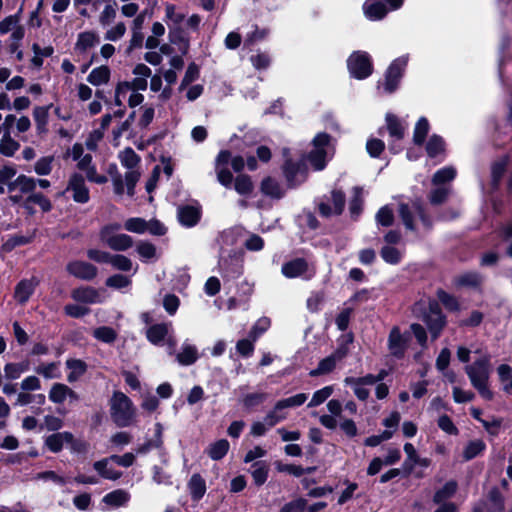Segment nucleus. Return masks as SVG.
<instances>
[{
  "instance_id": "7ed1b4c3",
  "label": "nucleus",
  "mask_w": 512,
  "mask_h": 512,
  "mask_svg": "<svg viewBox=\"0 0 512 512\" xmlns=\"http://www.w3.org/2000/svg\"><path fill=\"white\" fill-rule=\"evenodd\" d=\"M110 415L118 427H128L135 422L136 408L124 393L114 392L110 399Z\"/></svg>"
},
{
  "instance_id": "f3484780",
  "label": "nucleus",
  "mask_w": 512,
  "mask_h": 512,
  "mask_svg": "<svg viewBox=\"0 0 512 512\" xmlns=\"http://www.w3.org/2000/svg\"><path fill=\"white\" fill-rule=\"evenodd\" d=\"M67 271L82 280H92L97 275V268L88 262L73 261L67 265Z\"/></svg>"
},
{
  "instance_id": "2eb2a0df",
  "label": "nucleus",
  "mask_w": 512,
  "mask_h": 512,
  "mask_svg": "<svg viewBox=\"0 0 512 512\" xmlns=\"http://www.w3.org/2000/svg\"><path fill=\"white\" fill-rule=\"evenodd\" d=\"M220 273L224 278L235 279L243 273V260L237 255H230L219 261Z\"/></svg>"
},
{
  "instance_id": "f704fd0d",
  "label": "nucleus",
  "mask_w": 512,
  "mask_h": 512,
  "mask_svg": "<svg viewBox=\"0 0 512 512\" xmlns=\"http://www.w3.org/2000/svg\"><path fill=\"white\" fill-rule=\"evenodd\" d=\"M261 191L270 197L281 198L284 195V190L281 188L279 183L268 177L265 178L261 183Z\"/></svg>"
},
{
  "instance_id": "9b49d317",
  "label": "nucleus",
  "mask_w": 512,
  "mask_h": 512,
  "mask_svg": "<svg viewBox=\"0 0 512 512\" xmlns=\"http://www.w3.org/2000/svg\"><path fill=\"white\" fill-rule=\"evenodd\" d=\"M281 272L286 278L302 277L306 280L311 279L315 275V271L301 258L284 263Z\"/></svg>"
},
{
  "instance_id": "a19ab883",
  "label": "nucleus",
  "mask_w": 512,
  "mask_h": 512,
  "mask_svg": "<svg viewBox=\"0 0 512 512\" xmlns=\"http://www.w3.org/2000/svg\"><path fill=\"white\" fill-rule=\"evenodd\" d=\"M35 371L45 379H56L60 377L58 362L40 364L35 368Z\"/></svg>"
},
{
  "instance_id": "8fccbe9b",
  "label": "nucleus",
  "mask_w": 512,
  "mask_h": 512,
  "mask_svg": "<svg viewBox=\"0 0 512 512\" xmlns=\"http://www.w3.org/2000/svg\"><path fill=\"white\" fill-rule=\"evenodd\" d=\"M234 189L240 195L247 196L253 191V183L249 176L239 175L234 182Z\"/></svg>"
},
{
  "instance_id": "f8f14e48",
  "label": "nucleus",
  "mask_w": 512,
  "mask_h": 512,
  "mask_svg": "<svg viewBox=\"0 0 512 512\" xmlns=\"http://www.w3.org/2000/svg\"><path fill=\"white\" fill-rule=\"evenodd\" d=\"M411 338L410 332L401 333L398 327H393L388 337V349L392 356L402 358Z\"/></svg>"
},
{
  "instance_id": "c85d7f7f",
  "label": "nucleus",
  "mask_w": 512,
  "mask_h": 512,
  "mask_svg": "<svg viewBox=\"0 0 512 512\" xmlns=\"http://www.w3.org/2000/svg\"><path fill=\"white\" fill-rule=\"evenodd\" d=\"M111 71L108 66L102 65L94 68L87 77V81L93 86H100L108 83Z\"/></svg>"
},
{
  "instance_id": "a878e982",
  "label": "nucleus",
  "mask_w": 512,
  "mask_h": 512,
  "mask_svg": "<svg viewBox=\"0 0 512 512\" xmlns=\"http://www.w3.org/2000/svg\"><path fill=\"white\" fill-rule=\"evenodd\" d=\"M457 175V171L452 166H446L437 170L432 177V184L434 186H448Z\"/></svg>"
},
{
  "instance_id": "0eeeda50",
  "label": "nucleus",
  "mask_w": 512,
  "mask_h": 512,
  "mask_svg": "<svg viewBox=\"0 0 512 512\" xmlns=\"http://www.w3.org/2000/svg\"><path fill=\"white\" fill-rule=\"evenodd\" d=\"M408 57L401 56L395 59L390 66L388 67L385 80L382 84L383 91L387 94L393 93L399 85L400 79L403 75V72L407 66Z\"/></svg>"
},
{
  "instance_id": "37998d69",
  "label": "nucleus",
  "mask_w": 512,
  "mask_h": 512,
  "mask_svg": "<svg viewBox=\"0 0 512 512\" xmlns=\"http://www.w3.org/2000/svg\"><path fill=\"white\" fill-rule=\"evenodd\" d=\"M93 336L98 341L111 344L116 340L117 332L111 327L101 326L93 330Z\"/></svg>"
},
{
  "instance_id": "4d7b16f0",
  "label": "nucleus",
  "mask_w": 512,
  "mask_h": 512,
  "mask_svg": "<svg viewBox=\"0 0 512 512\" xmlns=\"http://www.w3.org/2000/svg\"><path fill=\"white\" fill-rule=\"evenodd\" d=\"M488 510L490 512H503L504 502L501 493L497 489H492L488 495Z\"/></svg>"
},
{
  "instance_id": "bb28decb",
  "label": "nucleus",
  "mask_w": 512,
  "mask_h": 512,
  "mask_svg": "<svg viewBox=\"0 0 512 512\" xmlns=\"http://www.w3.org/2000/svg\"><path fill=\"white\" fill-rule=\"evenodd\" d=\"M162 432L163 427L160 423L155 424V435L153 439L147 440L145 443L141 444L137 449V454H147L150 450L154 448H160L163 444L162 440Z\"/></svg>"
},
{
  "instance_id": "2f4dec72",
  "label": "nucleus",
  "mask_w": 512,
  "mask_h": 512,
  "mask_svg": "<svg viewBox=\"0 0 512 512\" xmlns=\"http://www.w3.org/2000/svg\"><path fill=\"white\" fill-rule=\"evenodd\" d=\"M97 43H99L98 35L93 31H85L78 35L75 46L79 51H86Z\"/></svg>"
},
{
  "instance_id": "393cba45",
  "label": "nucleus",
  "mask_w": 512,
  "mask_h": 512,
  "mask_svg": "<svg viewBox=\"0 0 512 512\" xmlns=\"http://www.w3.org/2000/svg\"><path fill=\"white\" fill-rule=\"evenodd\" d=\"M73 435L70 432L54 433L46 438L45 444L50 451L59 452L64 443L72 442Z\"/></svg>"
},
{
  "instance_id": "4468645a",
  "label": "nucleus",
  "mask_w": 512,
  "mask_h": 512,
  "mask_svg": "<svg viewBox=\"0 0 512 512\" xmlns=\"http://www.w3.org/2000/svg\"><path fill=\"white\" fill-rule=\"evenodd\" d=\"M66 191L72 193V198L77 203L84 204L90 199L89 189L85 184V180L78 173H74L70 177Z\"/></svg>"
},
{
  "instance_id": "4be33fe9",
  "label": "nucleus",
  "mask_w": 512,
  "mask_h": 512,
  "mask_svg": "<svg viewBox=\"0 0 512 512\" xmlns=\"http://www.w3.org/2000/svg\"><path fill=\"white\" fill-rule=\"evenodd\" d=\"M66 368L69 370L67 381L74 383L78 381L87 371V364L80 359L70 358L65 362Z\"/></svg>"
},
{
  "instance_id": "09e8293b",
  "label": "nucleus",
  "mask_w": 512,
  "mask_h": 512,
  "mask_svg": "<svg viewBox=\"0 0 512 512\" xmlns=\"http://www.w3.org/2000/svg\"><path fill=\"white\" fill-rule=\"evenodd\" d=\"M485 443L482 440L476 439L473 441H470L464 451H463V457L465 460H471L478 456L480 453H482L485 450Z\"/></svg>"
},
{
  "instance_id": "7c9ffc66",
  "label": "nucleus",
  "mask_w": 512,
  "mask_h": 512,
  "mask_svg": "<svg viewBox=\"0 0 512 512\" xmlns=\"http://www.w3.org/2000/svg\"><path fill=\"white\" fill-rule=\"evenodd\" d=\"M268 471V465L263 461L255 462L252 464L250 472L255 485L261 486L267 481Z\"/></svg>"
},
{
  "instance_id": "052dcab7",
  "label": "nucleus",
  "mask_w": 512,
  "mask_h": 512,
  "mask_svg": "<svg viewBox=\"0 0 512 512\" xmlns=\"http://www.w3.org/2000/svg\"><path fill=\"white\" fill-rule=\"evenodd\" d=\"M362 188L360 187H354L353 188V199L350 202L349 210L352 215V217H357L361 213L362 210Z\"/></svg>"
},
{
  "instance_id": "a211bd4d",
  "label": "nucleus",
  "mask_w": 512,
  "mask_h": 512,
  "mask_svg": "<svg viewBox=\"0 0 512 512\" xmlns=\"http://www.w3.org/2000/svg\"><path fill=\"white\" fill-rule=\"evenodd\" d=\"M385 120L390 137L394 140L402 139L407 129V123L391 113L386 114Z\"/></svg>"
},
{
  "instance_id": "9d476101",
  "label": "nucleus",
  "mask_w": 512,
  "mask_h": 512,
  "mask_svg": "<svg viewBox=\"0 0 512 512\" xmlns=\"http://www.w3.org/2000/svg\"><path fill=\"white\" fill-rule=\"evenodd\" d=\"M170 329L171 324L168 323L152 325L146 332L147 339L154 345H162L163 341L167 338L169 353L172 354L176 341L169 335Z\"/></svg>"
},
{
  "instance_id": "58836bf2",
  "label": "nucleus",
  "mask_w": 512,
  "mask_h": 512,
  "mask_svg": "<svg viewBox=\"0 0 512 512\" xmlns=\"http://www.w3.org/2000/svg\"><path fill=\"white\" fill-rule=\"evenodd\" d=\"M136 251L142 261H149L157 257L155 245L148 241H139L136 245Z\"/></svg>"
},
{
  "instance_id": "79ce46f5",
  "label": "nucleus",
  "mask_w": 512,
  "mask_h": 512,
  "mask_svg": "<svg viewBox=\"0 0 512 512\" xmlns=\"http://www.w3.org/2000/svg\"><path fill=\"white\" fill-rule=\"evenodd\" d=\"M337 363H338V360H336L333 357V355L331 354V355L327 356L326 358L322 359L319 362L318 367L316 369L310 371V376L315 377V376H319V375L328 374L334 370Z\"/></svg>"
},
{
  "instance_id": "ddd939ff",
  "label": "nucleus",
  "mask_w": 512,
  "mask_h": 512,
  "mask_svg": "<svg viewBox=\"0 0 512 512\" xmlns=\"http://www.w3.org/2000/svg\"><path fill=\"white\" fill-rule=\"evenodd\" d=\"M36 188V179L26 175H19L14 179L9 188L10 199L18 203L22 199V194H32Z\"/></svg>"
},
{
  "instance_id": "13d9d810",
  "label": "nucleus",
  "mask_w": 512,
  "mask_h": 512,
  "mask_svg": "<svg viewBox=\"0 0 512 512\" xmlns=\"http://www.w3.org/2000/svg\"><path fill=\"white\" fill-rule=\"evenodd\" d=\"M126 33V25L124 22H118L111 28H109L105 35L104 39L107 41L116 42L120 40Z\"/></svg>"
},
{
  "instance_id": "39448f33",
  "label": "nucleus",
  "mask_w": 512,
  "mask_h": 512,
  "mask_svg": "<svg viewBox=\"0 0 512 512\" xmlns=\"http://www.w3.org/2000/svg\"><path fill=\"white\" fill-rule=\"evenodd\" d=\"M121 228L119 223H110L103 226L99 233L102 243L117 252L126 251L134 244L133 238L130 235L118 233Z\"/></svg>"
},
{
  "instance_id": "423d86ee",
  "label": "nucleus",
  "mask_w": 512,
  "mask_h": 512,
  "mask_svg": "<svg viewBox=\"0 0 512 512\" xmlns=\"http://www.w3.org/2000/svg\"><path fill=\"white\" fill-rule=\"evenodd\" d=\"M350 74L356 79H365L372 73V62L366 52L356 51L347 60Z\"/></svg>"
},
{
  "instance_id": "72a5a7b5",
  "label": "nucleus",
  "mask_w": 512,
  "mask_h": 512,
  "mask_svg": "<svg viewBox=\"0 0 512 512\" xmlns=\"http://www.w3.org/2000/svg\"><path fill=\"white\" fill-rule=\"evenodd\" d=\"M229 447L230 444L226 439H220L210 445L207 454L212 460H220L227 454Z\"/></svg>"
},
{
  "instance_id": "e433bc0d",
  "label": "nucleus",
  "mask_w": 512,
  "mask_h": 512,
  "mask_svg": "<svg viewBox=\"0 0 512 512\" xmlns=\"http://www.w3.org/2000/svg\"><path fill=\"white\" fill-rule=\"evenodd\" d=\"M19 147V143L11 137V132L5 131L0 141V153L5 156H12Z\"/></svg>"
},
{
  "instance_id": "680f3d73",
  "label": "nucleus",
  "mask_w": 512,
  "mask_h": 512,
  "mask_svg": "<svg viewBox=\"0 0 512 512\" xmlns=\"http://www.w3.org/2000/svg\"><path fill=\"white\" fill-rule=\"evenodd\" d=\"M110 264L113 268L120 271H130L133 267L131 259L122 254H113Z\"/></svg>"
},
{
  "instance_id": "6e6552de",
  "label": "nucleus",
  "mask_w": 512,
  "mask_h": 512,
  "mask_svg": "<svg viewBox=\"0 0 512 512\" xmlns=\"http://www.w3.org/2000/svg\"><path fill=\"white\" fill-rule=\"evenodd\" d=\"M431 336L436 339L441 334L442 329L446 325V319L441 312L437 301H429L428 312L423 317Z\"/></svg>"
},
{
  "instance_id": "603ef678",
  "label": "nucleus",
  "mask_w": 512,
  "mask_h": 512,
  "mask_svg": "<svg viewBox=\"0 0 512 512\" xmlns=\"http://www.w3.org/2000/svg\"><path fill=\"white\" fill-rule=\"evenodd\" d=\"M482 276L477 272H467L460 275L456 283L459 286L477 287L482 283Z\"/></svg>"
},
{
  "instance_id": "6ab92c4d",
  "label": "nucleus",
  "mask_w": 512,
  "mask_h": 512,
  "mask_svg": "<svg viewBox=\"0 0 512 512\" xmlns=\"http://www.w3.org/2000/svg\"><path fill=\"white\" fill-rule=\"evenodd\" d=\"M71 297L75 301L85 304H96L102 302L101 295L96 289L92 287H81L74 289L71 293Z\"/></svg>"
},
{
  "instance_id": "6e6d98bb",
  "label": "nucleus",
  "mask_w": 512,
  "mask_h": 512,
  "mask_svg": "<svg viewBox=\"0 0 512 512\" xmlns=\"http://www.w3.org/2000/svg\"><path fill=\"white\" fill-rule=\"evenodd\" d=\"M450 193V186H435L429 193V201L433 205L443 203Z\"/></svg>"
},
{
  "instance_id": "de8ad7c7",
  "label": "nucleus",
  "mask_w": 512,
  "mask_h": 512,
  "mask_svg": "<svg viewBox=\"0 0 512 512\" xmlns=\"http://www.w3.org/2000/svg\"><path fill=\"white\" fill-rule=\"evenodd\" d=\"M380 255L386 263L392 265L398 264L402 259L401 251L390 245L382 247Z\"/></svg>"
},
{
  "instance_id": "f257e3e1",
  "label": "nucleus",
  "mask_w": 512,
  "mask_h": 512,
  "mask_svg": "<svg viewBox=\"0 0 512 512\" xmlns=\"http://www.w3.org/2000/svg\"><path fill=\"white\" fill-rule=\"evenodd\" d=\"M312 145V150L298 162H294L288 158L289 149H283V156L285 157L283 172L291 187L298 186L306 180L308 176L307 164H309L314 171H321L332 158L334 150L331 145V138L328 134L318 133L314 137Z\"/></svg>"
},
{
  "instance_id": "69168bd1",
  "label": "nucleus",
  "mask_w": 512,
  "mask_h": 512,
  "mask_svg": "<svg viewBox=\"0 0 512 512\" xmlns=\"http://www.w3.org/2000/svg\"><path fill=\"white\" fill-rule=\"evenodd\" d=\"M328 200H330V203L333 205L335 215L341 214L345 206L344 193L340 190H333Z\"/></svg>"
},
{
  "instance_id": "b1692460",
  "label": "nucleus",
  "mask_w": 512,
  "mask_h": 512,
  "mask_svg": "<svg viewBox=\"0 0 512 512\" xmlns=\"http://www.w3.org/2000/svg\"><path fill=\"white\" fill-rule=\"evenodd\" d=\"M37 284L38 281L34 278L25 279L19 282L15 289V299L20 303L27 302L33 294Z\"/></svg>"
},
{
  "instance_id": "338daca9",
  "label": "nucleus",
  "mask_w": 512,
  "mask_h": 512,
  "mask_svg": "<svg viewBox=\"0 0 512 512\" xmlns=\"http://www.w3.org/2000/svg\"><path fill=\"white\" fill-rule=\"evenodd\" d=\"M114 4H107L99 16V23L102 27L110 25L116 17V8Z\"/></svg>"
},
{
  "instance_id": "dca6fc26",
  "label": "nucleus",
  "mask_w": 512,
  "mask_h": 512,
  "mask_svg": "<svg viewBox=\"0 0 512 512\" xmlns=\"http://www.w3.org/2000/svg\"><path fill=\"white\" fill-rule=\"evenodd\" d=\"M49 400L55 404H63L65 401H77L79 396L70 387L63 383H54L49 391Z\"/></svg>"
},
{
  "instance_id": "cd10ccee",
  "label": "nucleus",
  "mask_w": 512,
  "mask_h": 512,
  "mask_svg": "<svg viewBox=\"0 0 512 512\" xmlns=\"http://www.w3.org/2000/svg\"><path fill=\"white\" fill-rule=\"evenodd\" d=\"M130 500V494L123 490V489H117L110 493H107L103 497V502L109 506L112 507H121L125 506L128 501Z\"/></svg>"
},
{
  "instance_id": "c03bdc74",
  "label": "nucleus",
  "mask_w": 512,
  "mask_h": 512,
  "mask_svg": "<svg viewBox=\"0 0 512 512\" xmlns=\"http://www.w3.org/2000/svg\"><path fill=\"white\" fill-rule=\"evenodd\" d=\"M32 51L34 56L31 59V62L35 67L40 68L43 65V58L50 57L53 54L54 49L52 46L41 48L38 44H33Z\"/></svg>"
},
{
  "instance_id": "473e14b6",
  "label": "nucleus",
  "mask_w": 512,
  "mask_h": 512,
  "mask_svg": "<svg viewBox=\"0 0 512 512\" xmlns=\"http://www.w3.org/2000/svg\"><path fill=\"white\" fill-rule=\"evenodd\" d=\"M457 491V483L455 481H448L442 488L437 490L433 496V502L440 504L447 502Z\"/></svg>"
},
{
  "instance_id": "20e7f679",
  "label": "nucleus",
  "mask_w": 512,
  "mask_h": 512,
  "mask_svg": "<svg viewBox=\"0 0 512 512\" xmlns=\"http://www.w3.org/2000/svg\"><path fill=\"white\" fill-rule=\"evenodd\" d=\"M399 215L405 228L417 234L425 233L432 227L431 219L419 204H400Z\"/></svg>"
},
{
  "instance_id": "c756f323",
  "label": "nucleus",
  "mask_w": 512,
  "mask_h": 512,
  "mask_svg": "<svg viewBox=\"0 0 512 512\" xmlns=\"http://www.w3.org/2000/svg\"><path fill=\"white\" fill-rule=\"evenodd\" d=\"M49 116V107L37 106L33 110V117L36 123V129L38 134H44L47 132Z\"/></svg>"
},
{
  "instance_id": "1a4fd4ad",
  "label": "nucleus",
  "mask_w": 512,
  "mask_h": 512,
  "mask_svg": "<svg viewBox=\"0 0 512 512\" xmlns=\"http://www.w3.org/2000/svg\"><path fill=\"white\" fill-rule=\"evenodd\" d=\"M391 7L396 10L403 4V0H385ZM363 11L366 18L372 21L380 20L387 14V8L383 0H366L363 4Z\"/></svg>"
},
{
  "instance_id": "ea45409f",
  "label": "nucleus",
  "mask_w": 512,
  "mask_h": 512,
  "mask_svg": "<svg viewBox=\"0 0 512 512\" xmlns=\"http://www.w3.org/2000/svg\"><path fill=\"white\" fill-rule=\"evenodd\" d=\"M353 342L352 334H344L338 340V347L332 353L333 357L339 361L344 359L349 353V345Z\"/></svg>"
},
{
  "instance_id": "a18cd8bd",
  "label": "nucleus",
  "mask_w": 512,
  "mask_h": 512,
  "mask_svg": "<svg viewBox=\"0 0 512 512\" xmlns=\"http://www.w3.org/2000/svg\"><path fill=\"white\" fill-rule=\"evenodd\" d=\"M333 386H325L317 391H315L312 395L311 400L307 404L308 408H313L324 403L333 393Z\"/></svg>"
},
{
  "instance_id": "412c9836",
  "label": "nucleus",
  "mask_w": 512,
  "mask_h": 512,
  "mask_svg": "<svg viewBox=\"0 0 512 512\" xmlns=\"http://www.w3.org/2000/svg\"><path fill=\"white\" fill-rule=\"evenodd\" d=\"M178 219L183 226L193 227L200 219V210L191 205L181 206L178 208Z\"/></svg>"
},
{
  "instance_id": "e2e57ef3",
  "label": "nucleus",
  "mask_w": 512,
  "mask_h": 512,
  "mask_svg": "<svg viewBox=\"0 0 512 512\" xmlns=\"http://www.w3.org/2000/svg\"><path fill=\"white\" fill-rule=\"evenodd\" d=\"M54 158L46 156L38 159L34 165V171L40 176L49 175L52 171V163Z\"/></svg>"
},
{
  "instance_id": "0e129e2a",
  "label": "nucleus",
  "mask_w": 512,
  "mask_h": 512,
  "mask_svg": "<svg viewBox=\"0 0 512 512\" xmlns=\"http://www.w3.org/2000/svg\"><path fill=\"white\" fill-rule=\"evenodd\" d=\"M131 284V279L122 274H114L106 279V285L114 289H122Z\"/></svg>"
},
{
  "instance_id": "5701e85b",
  "label": "nucleus",
  "mask_w": 512,
  "mask_h": 512,
  "mask_svg": "<svg viewBox=\"0 0 512 512\" xmlns=\"http://www.w3.org/2000/svg\"><path fill=\"white\" fill-rule=\"evenodd\" d=\"M113 460L108 458H104L102 460L96 461L93 465L94 469L98 472V474L108 480H117L121 477L122 472L116 470L111 462Z\"/></svg>"
},
{
  "instance_id": "864d4df0",
  "label": "nucleus",
  "mask_w": 512,
  "mask_h": 512,
  "mask_svg": "<svg viewBox=\"0 0 512 512\" xmlns=\"http://www.w3.org/2000/svg\"><path fill=\"white\" fill-rule=\"evenodd\" d=\"M426 151L429 157H437L444 151L443 139L437 135L431 136L427 142Z\"/></svg>"
},
{
  "instance_id": "bf43d9fd",
  "label": "nucleus",
  "mask_w": 512,
  "mask_h": 512,
  "mask_svg": "<svg viewBox=\"0 0 512 512\" xmlns=\"http://www.w3.org/2000/svg\"><path fill=\"white\" fill-rule=\"evenodd\" d=\"M287 418V413L283 410L277 409V403L274 405V408L265 416L264 422L268 426V428L274 427L279 422L285 420Z\"/></svg>"
},
{
  "instance_id": "c9c22d12",
  "label": "nucleus",
  "mask_w": 512,
  "mask_h": 512,
  "mask_svg": "<svg viewBox=\"0 0 512 512\" xmlns=\"http://www.w3.org/2000/svg\"><path fill=\"white\" fill-rule=\"evenodd\" d=\"M189 490L194 500H200L204 496L206 492V485L205 481L200 475L194 474L191 477L189 481Z\"/></svg>"
},
{
  "instance_id": "f03ea898",
  "label": "nucleus",
  "mask_w": 512,
  "mask_h": 512,
  "mask_svg": "<svg viewBox=\"0 0 512 512\" xmlns=\"http://www.w3.org/2000/svg\"><path fill=\"white\" fill-rule=\"evenodd\" d=\"M465 372L471 382V385L478 391L485 400H491L493 393L489 388V379L491 373L490 356L483 355L472 364L465 367Z\"/></svg>"
},
{
  "instance_id": "4c0bfd02",
  "label": "nucleus",
  "mask_w": 512,
  "mask_h": 512,
  "mask_svg": "<svg viewBox=\"0 0 512 512\" xmlns=\"http://www.w3.org/2000/svg\"><path fill=\"white\" fill-rule=\"evenodd\" d=\"M308 399V394L306 393H299L296 395H293L291 397L279 400L277 402V409L283 410L287 408H295L303 405Z\"/></svg>"
},
{
  "instance_id": "774afa93",
  "label": "nucleus",
  "mask_w": 512,
  "mask_h": 512,
  "mask_svg": "<svg viewBox=\"0 0 512 512\" xmlns=\"http://www.w3.org/2000/svg\"><path fill=\"white\" fill-rule=\"evenodd\" d=\"M307 501L304 498H297L283 505L279 512H305Z\"/></svg>"
},
{
  "instance_id": "5fc2aeb1",
  "label": "nucleus",
  "mask_w": 512,
  "mask_h": 512,
  "mask_svg": "<svg viewBox=\"0 0 512 512\" xmlns=\"http://www.w3.org/2000/svg\"><path fill=\"white\" fill-rule=\"evenodd\" d=\"M146 221L140 217L129 218L124 223V228L132 233L144 234L146 233Z\"/></svg>"
},
{
  "instance_id": "3c124183",
  "label": "nucleus",
  "mask_w": 512,
  "mask_h": 512,
  "mask_svg": "<svg viewBox=\"0 0 512 512\" xmlns=\"http://www.w3.org/2000/svg\"><path fill=\"white\" fill-rule=\"evenodd\" d=\"M429 131V123L425 117H421L415 125L413 141L417 145H421Z\"/></svg>"
},
{
  "instance_id": "49530a36",
  "label": "nucleus",
  "mask_w": 512,
  "mask_h": 512,
  "mask_svg": "<svg viewBox=\"0 0 512 512\" xmlns=\"http://www.w3.org/2000/svg\"><path fill=\"white\" fill-rule=\"evenodd\" d=\"M119 160L122 166L130 170L138 165L140 158L132 148H126L120 152Z\"/></svg>"
},
{
  "instance_id": "aec40b11",
  "label": "nucleus",
  "mask_w": 512,
  "mask_h": 512,
  "mask_svg": "<svg viewBox=\"0 0 512 512\" xmlns=\"http://www.w3.org/2000/svg\"><path fill=\"white\" fill-rule=\"evenodd\" d=\"M199 358L198 349L188 341L183 342L181 350L176 354L177 362L182 366H190Z\"/></svg>"
}]
</instances>
